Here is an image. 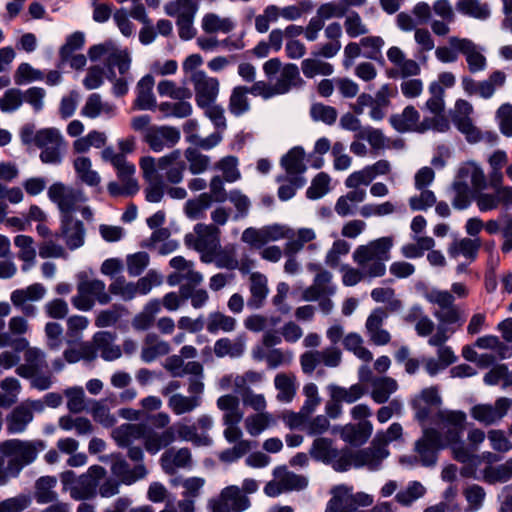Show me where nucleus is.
<instances>
[{"label": "nucleus", "instance_id": "1", "mask_svg": "<svg viewBox=\"0 0 512 512\" xmlns=\"http://www.w3.org/2000/svg\"><path fill=\"white\" fill-rule=\"evenodd\" d=\"M393 245L391 237H381L367 245L358 246L353 253V260L363 271L343 266L342 282L345 286L358 284L365 276L370 278L381 277L386 272L385 261L390 258V249Z\"/></svg>", "mask_w": 512, "mask_h": 512}, {"label": "nucleus", "instance_id": "2", "mask_svg": "<svg viewBox=\"0 0 512 512\" xmlns=\"http://www.w3.org/2000/svg\"><path fill=\"white\" fill-rule=\"evenodd\" d=\"M487 188V179L481 167L473 162L463 164L452 184L455 193L452 205L455 209H467L472 201L473 192H480Z\"/></svg>", "mask_w": 512, "mask_h": 512}, {"label": "nucleus", "instance_id": "3", "mask_svg": "<svg viewBox=\"0 0 512 512\" xmlns=\"http://www.w3.org/2000/svg\"><path fill=\"white\" fill-rule=\"evenodd\" d=\"M220 231L213 224L198 223L194 226V233L185 235L184 242L189 248H193L201 254V261L210 263L211 256L220 247Z\"/></svg>", "mask_w": 512, "mask_h": 512}, {"label": "nucleus", "instance_id": "4", "mask_svg": "<svg viewBox=\"0 0 512 512\" xmlns=\"http://www.w3.org/2000/svg\"><path fill=\"white\" fill-rule=\"evenodd\" d=\"M384 457L385 454L380 449L364 448L353 452L345 448L338 451L337 458L330 464L337 472L348 471L352 466L356 468L367 466L370 470H375L380 466Z\"/></svg>", "mask_w": 512, "mask_h": 512}, {"label": "nucleus", "instance_id": "5", "mask_svg": "<svg viewBox=\"0 0 512 512\" xmlns=\"http://www.w3.org/2000/svg\"><path fill=\"white\" fill-rule=\"evenodd\" d=\"M49 199L55 203L62 216H73L83 203L87 201V197L81 189L67 186L61 182L52 184L48 189Z\"/></svg>", "mask_w": 512, "mask_h": 512}, {"label": "nucleus", "instance_id": "6", "mask_svg": "<svg viewBox=\"0 0 512 512\" xmlns=\"http://www.w3.org/2000/svg\"><path fill=\"white\" fill-rule=\"evenodd\" d=\"M423 297L431 304L437 305L438 310L433 314L439 322L459 323L461 320V310L454 303V295L447 290L436 288L425 289Z\"/></svg>", "mask_w": 512, "mask_h": 512}, {"label": "nucleus", "instance_id": "7", "mask_svg": "<svg viewBox=\"0 0 512 512\" xmlns=\"http://www.w3.org/2000/svg\"><path fill=\"white\" fill-rule=\"evenodd\" d=\"M63 137L56 128L36 131V147L41 149L40 160L45 164L58 165L62 161Z\"/></svg>", "mask_w": 512, "mask_h": 512}, {"label": "nucleus", "instance_id": "8", "mask_svg": "<svg viewBox=\"0 0 512 512\" xmlns=\"http://www.w3.org/2000/svg\"><path fill=\"white\" fill-rule=\"evenodd\" d=\"M181 138L180 130L173 126H151L143 135L144 142L154 152L174 147Z\"/></svg>", "mask_w": 512, "mask_h": 512}, {"label": "nucleus", "instance_id": "9", "mask_svg": "<svg viewBox=\"0 0 512 512\" xmlns=\"http://www.w3.org/2000/svg\"><path fill=\"white\" fill-rule=\"evenodd\" d=\"M446 445L442 442V434L435 428H426L423 436L416 442V451L423 466L432 467L438 459V451Z\"/></svg>", "mask_w": 512, "mask_h": 512}, {"label": "nucleus", "instance_id": "10", "mask_svg": "<svg viewBox=\"0 0 512 512\" xmlns=\"http://www.w3.org/2000/svg\"><path fill=\"white\" fill-rule=\"evenodd\" d=\"M436 417L445 428L442 440L444 439L447 445L460 444L466 424L465 412L460 410H439L436 413Z\"/></svg>", "mask_w": 512, "mask_h": 512}, {"label": "nucleus", "instance_id": "11", "mask_svg": "<svg viewBox=\"0 0 512 512\" xmlns=\"http://www.w3.org/2000/svg\"><path fill=\"white\" fill-rule=\"evenodd\" d=\"M9 330L11 333L0 334V349L10 347L13 352H40L39 349H31L28 341L21 337L27 331V321L23 317H12Z\"/></svg>", "mask_w": 512, "mask_h": 512}, {"label": "nucleus", "instance_id": "12", "mask_svg": "<svg viewBox=\"0 0 512 512\" xmlns=\"http://www.w3.org/2000/svg\"><path fill=\"white\" fill-rule=\"evenodd\" d=\"M191 82L195 90V100L199 107L215 103L219 93V81L208 76L204 71L192 72Z\"/></svg>", "mask_w": 512, "mask_h": 512}, {"label": "nucleus", "instance_id": "13", "mask_svg": "<svg viewBox=\"0 0 512 512\" xmlns=\"http://www.w3.org/2000/svg\"><path fill=\"white\" fill-rule=\"evenodd\" d=\"M347 14L344 5L341 0L336 2H328L322 4L316 12V15L312 17L308 22L307 37L309 42L316 41L319 36V32L324 28L325 20L331 18H342Z\"/></svg>", "mask_w": 512, "mask_h": 512}, {"label": "nucleus", "instance_id": "14", "mask_svg": "<svg viewBox=\"0 0 512 512\" xmlns=\"http://www.w3.org/2000/svg\"><path fill=\"white\" fill-rule=\"evenodd\" d=\"M112 474L123 484L131 485L146 476L144 464H136L132 469L120 452L108 456Z\"/></svg>", "mask_w": 512, "mask_h": 512}, {"label": "nucleus", "instance_id": "15", "mask_svg": "<svg viewBox=\"0 0 512 512\" xmlns=\"http://www.w3.org/2000/svg\"><path fill=\"white\" fill-rule=\"evenodd\" d=\"M449 44L465 56L468 69L471 73H477L486 68L487 61L485 56L481 53L478 46L471 40L451 37L449 39Z\"/></svg>", "mask_w": 512, "mask_h": 512}, {"label": "nucleus", "instance_id": "16", "mask_svg": "<svg viewBox=\"0 0 512 512\" xmlns=\"http://www.w3.org/2000/svg\"><path fill=\"white\" fill-rule=\"evenodd\" d=\"M59 230L57 237L63 238L70 250L78 249L84 244L85 227L81 220L75 219L73 216H62Z\"/></svg>", "mask_w": 512, "mask_h": 512}, {"label": "nucleus", "instance_id": "17", "mask_svg": "<svg viewBox=\"0 0 512 512\" xmlns=\"http://www.w3.org/2000/svg\"><path fill=\"white\" fill-rule=\"evenodd\" d=\"M387 313L383 308H375L368 316L365 328L369 340L376 346H383L391 341L390 333L383 328Z\"/></svg>", "mask_w": 512, "mask_h": 512}, {"label": "nucleus", "instance_id": "18", "mask_svg": "<svg viewBox=\"0 0 512 512\" xmlns=\"http://www.w3.org/2000/svg\"><path fill=\"white\" fill-rule=\"evenodd\" d=\"M324 35L329 40L326 43L319 44L311 52L313 56H322V58H333L341 50L342 27L338 22H332L324 26Z\"/></svg>", "mask_w": 512, "mask_h": 512}, {"label": "nucleus", "instance_id": "19", "mask_svg": "<svg viewBox=\"0 0 512 512\" xmlns=\"http://www.w3.org/2000/svg\"><path fill=\"white\" fill-rule=\"evenodd\" d=\"M335 292L332 274L327 270H321L316 274L313 284L304 291L303 297L307 301H316L322 296H332Z\"/></svg>", "mask_w": 512, "mask_h": 512}, {"label": "nucleus", "instance_id": "20", "mask_svg": "<svg viewBox=\"0 0 512 512\" xmlns=\"http://www.w3.org/2000/svg\"><path fill=\"white\" fill-rule=\"evenodd\" d=\"M154 78L147 74L137 83V97L134 101V107L138 110H155L157 107L156 98L152 92Z\"/></svg>", "mask_w": 512, "mask_h": 512}, {"label": "nucleus", "instance_id": "21", "mask_svg": "<svg viewBox=\"0 0 512 512\" xmlns=\"http://www.w3.org/2000/svg\"><path fill=\"white\" fill-rule=\"evenodd\" d=\"M474 197L477 206L481 212H487L496 209L500 203L509 204L512 202V189L502 188L495 193L476 192Z\"/></svg>", "mask_w": 512, "mask_h": 512}, {"label": "nucleus", "instance_id": "22", "mask_svg": "<svg viewBox=\"0 0 512 512\" xmlns=\"http://www.w3.org/2000/svg\"><path fill=\"white\" fill-rule=\"evenodd\" d=\"M303 83L300 76L299 68L294 63L285 64L281 71L277 81L274 83L276 93L278 95L288 93L293 87H298Z\"/></svg>", "mask_w": 512, "mask_h": 512}, {"label": "nucleus", "instance_id": "23", "mask_svg": "<svg viewBox=\"0 0 512 512\" xmlns=\"http://www.w3.org/2000/svg\"><path fill=\"white\" fill-rule=\"evenodd\" d=\"M249 280L251 296L247 301V306L250 309H259L263 306L268 295L267 278L259 272H254L250 275Z\"/></svg>", "mask_w": 512, "mask_h": 512}, {"label": "nucleus", "instance_id": "24", "mask_svg": "<svg viewBox=\"0 0 512 512\" xmlns=\"http://www.w3.org/2000/svg\"><path fill=\"white\" fill-rule=\"evenodd\" d=\"M144 447L150 454H156L162 448L169 446L176 440L175 427H168L163 432H144Z\"/></svg>", "mask_w": 512, "mask_h": 512}, {"label": "nucleus", "instance_id": "25", "mask_svg": "<svg viewBox=\"0 0 512 512\" xmlns=\"http://www.w3.org/2000/svg\"><path fill=\"white\" fill-rule=\"evenodd\" d=\"M480 247V239L462 238L460 240H454L450 244L448 254L451 258L455 259L459 256H463L471 263L476 260Z\"/></svg>", "mask_w": 512, "mask_h": 512}, {"label": "nucleus", "instance_id": "26", "mask_svg": "<svg viewBox=\"0 0 512 512\" xmlns=\"http://www.w3.org/2000/svg\"><path fill=\"white\" fill-rule=\"evenodd\" d=\"M3 452L7 455H16V458L24 465L32 463L37 456L34 445L18 439L6 441L3 444Z\"/></svg>", "mask_w": 512, "mask_h": 512}, {"label": "nucleus", "instance_id": "27", "mask_svg": "<svg viewBox=\"0 0 512 512\" xmlns=\"http://www.w3.org/2000/svg\"><path fill=\"white\" fill-rule=\"evenodd\" d=\"M419 119V112L414 106L409 105L404 108L402 113L391 115L389 122L397 132L405 133L415 131Z\"/></svg>", "mask_w": 512, "mask_h": 512}, {"label": "nucleus", "instance_id": "28", "mask_svg": "<svg viewBox=\"0 0 512 512\" xmlns=\"http://www.w3.org/2000/svg\"><path fill=\"white\" fill-rule=\"evenodd\" d=\"M304 157L305 152L302 147H293L281 158V166L290 177L301 176L306 171Z\"/></svg>", "mask_w": 512, "mask_h": 512}, {"label": "nucleus", "instance_id": "29", "mask_svg": "<svg viewBox=\"0 0 512 512\" xmlns=\"http://www.w3.org/2000/svg\"><path fill=\"white\" fill-rule=\"evenodd\" d=\"M116 334L109 331H98L94 334L92 342L86 343L81 352H121L114 344Z\"/></svg>", "mask_w": 512, "mask_h": 512}, {"label": "nucleus", "instance_id": "30", "mask_svg": "<svg viewBox=\"0 0 512 512\" xmlns=\"http://www.w3.org/2000/svg\"><path fill=\"white\" fill-rule=\"evenodd\" d=\"M32 419V410L28 406L20 404L14 407L11 413L7 416V431L9 433L23 432Z\"/></svg>", "mask_w": 512, "mask_h": 512}, {"label": "nucleus", "instance_id": "31", "mask_svg": "<svg viewBox=\"0 0 512 512\" xmlns=\"http://www.w3.org/2000/svg\"><path fill=\"white\" fill-rule=\"evenodd\" d=\"M144 432V425L127 423L116 428L112 436L119 447L126 448L131 446L134 440L142 438Z\"/></svg>", "mask_w": 512, "mask_h": 512}, {"label": "nucleus", "instance_id": "32", "mask_svg": "<svg viewBox=\"0 0 512 512\" xmlns=\"http://www.w3.org/2000/svg\"><path fill=\"white\" fill-rule=\"evenodd\" d=\"M201 28L207 34H228L235 28V22L229 17H220L216 13H206L201 21Z\"/></svg>", "mask_w": 512, "mask_h": 512}, {"label": "nucleus", "instance_id": "33", "mask_svg": "<svg viewBox=\"0 0 512 512\" xmlns=\"http://www.w3.org/2000/svg\"><path fill=\"white\" fill-rule=\"evenodd\" d=\"M77 292L88 295L101 305H106L111 301V296L106 292L105 283L99 279L80 281L77 285Z\"/></svg>", "mask_w": 512, "mask_h": 512}, {"label": "nucleus", "instance_id": "34", "mask_svg": "<svg viewBox=\"0 0 512 512\" xmlns=\"http://www.w3.org/2000/svg\"><path fill=\"white\" fill-rule=\"evenodd\" d=\"M311 457L324 464H330L338 456V450L332 446V440L325 437L316 438L310 449Z\"/></svg>", "mask_w": 512, "mask_h": 512}, {"label": "nucleus", "instance_id": "35", "mask_svg": "<svg viewBox=\"0 0 512 512\" xmlns=\"http://www.w3.org/2000/svg\"><path fill=\"white\" fill-rule=\"evenodd\" d=\"M236 319L222 312L214 311L208 314L205 320V328L211 334L219 331L231 332L236 327Z\"/></svg>", "mask_w": 512, "mask_h": 512}, {"label": "nucleus", "instance_id": "36", "mask_svg": "<svg viewBox=\"0 0 512 512\" xmlns=\"http://www.w3.org/2000/svg\"><path fill=\"white\" fill-rule=\"evenodd\" d=\"M320 56L306 58L301 62V70L306 78H314L317 75L330 76L334 72L332 64L319 59Z\"/></svg>", "mask_w": 512, "mask_h": 512}, {"label": "nucleus", "instance_id": "37", "mask_svg": "<svg viewBox=\"0 0 512 512\" xmlns=\"http://www.w3.org/2000/svg\"><path fill=\"white\" fill-rule=\"evenodd\" d=\"M211 205L210 196L203 192L199 196L186 201L184 213L191 220L203 219Z\"/></svg>", "mask_w": 512, "mask_h": 512}, {"label": "nucleus", "instance_id": "38", "mask_svg": "<svg viewBox=\"0 0 512 512\" xmlns=\"http://www.w3.org/2000/svg\"><path fill=\"white\" fill-rule=\"evenodd\" d=\"M372 433V425L368 421L357 425H347L342 431V438L350 444H362L368 440Z\"/></svg>", "mask_w": 512, "mask_h": 512}, {"label": "nucleus", "instance_id": "39", "mask_svg": "<svg viewBox=\"0 0 512 512\" xmlns=\"http://www.w3.org/2000/svg\"><path fill=\"white\" fill-rule=\"evenodd\" d=\"M85 44V35L81 31H76L70 34L65 43L59 50V63L57 68H61L71 58V54L75 51L81 50Z\"/></svg>", "mask_w": 512, "mask_h": 512}, {"label": "nucleus", "instance_id": "40", "mask_svg": "<svg viewBox=\"0 0 512 512\" xmlns=\"http://www.w3.org/2000/svg\"><path fill=\"white\" fill-rule=\"evenodd\" d=\"M45 354H25V363L16 368V373L22 378L30 379L47 367L44 360Z\"/></svg>", "mask_w": 512, "mask_h": 512}, {"label": "nucleus", "instance_id": "41", "mask_svg": "<svg viewBox=\"0 0 512 512\" xmlns=\"http://www.w3.org/2000/svg\"><path fill=\"white\" fill-rule=\"evenodd\" d=\"M248 87L236 86L233 88L229 99V111L234 116H241L249 111L250 103L247 97Z\"/></svg>", "mask_w": 512, "mask_h": 512}, {"label": "nucleus", "instance_id": "42", "mask_svg": "<svg viewBox=\"0 0 512 512\" xmlns=\"http://www.w3.org/2000/svg\"><path fill=\"white\" fill-rule=\"evenodd\" d=\"M329 390L330 397H334L337 401H343L346 403H354L367 391L366 387L360 383H356L348 389L337 385H330Z\"/></svg>", "mask_w": 512, "mask_h": 512}, {"label": "nucleus", "instance_id": "43", "mask_svg": "<svg viewBox=\"0 0 512 512\" xmlns=\"http://www.w3.org/2000/svg\"><path fill=\"white\" fill-rule=\"evenodd\" d=\"M127 308L122 304H113L105 310H101L95 318V325L99 328L115 325L122 317L128 315Z\"/></svg>", "mask_w": 512, "mask_h": 512}, {"label": "nucleus", "instance_id": "44", "mask_svg": "<svg viewBox=\"0 0 512 512\" xmlns=\"http://www.w3.org/2000/svg\"><path fill=\"white\" fill-rule=\"evenodd\" d=\"M46 289L40 283L29 285L25 289L14 290L11 294L13 305H23L27 301H38L45 295Z\"/></svg>", "mask_w": 512, "mask_h": 512}, {"label": "nucleus", "instance_id": "45", "mask_svg": "<svg viewBox=\"0 0 512 512\" xmlns=\"http://www.w3.org/2000/svg\"><path fill=\"white\" fill-rule=\"evenodd\" d=\"M456 9L463 15H467L480 20H485L490 16L488 4L481 3L478 0L457 1Z\"/></svg>", "mask_w": 512, "mask_h": 512}, {"label": "nucleus", "instance_id": "46", "mask_svg": "<svg viewBox=\"0 0 512 512\" xmlns=\"http://www.w3.org/2000/svg\"><path fill=\"white\" fill-rule=\"evenodd\" d=\"M474 348L492 350L493 352H507L509 350V346L502 342L499 337L495 335H485L479 337L472 346L465 345L461 352H474Z\"/></svg>", "mask_w": 512, "mask_h": 512}, {"label": "nucleus", "instance_id": "47", "mask_svg": "<svg viewBox=\"0 0 512 512\" xmlns=\"http://www.w3.org/2000/svg\"><path fill=\"white\" fill-rule=\"evenodd\" d=\"M485 481L490 484L505 483L512 478V459L498 466H489L484 470Z\"/></svg>", "mask_w": 512, "mask_h": 512}, {"label": "nucleus", "instance_id": "48", "mask_svg": "<svg viewBox=\"0 0 512 512\" xmlns=\"http://www.w3.org/2000/svg\"><path fill=\"white\" fill-rule=\"evenodd\" d=\"M222 498L226 499L230 509L235 512L246 510L250 505L249 498L241 492L237 486H228L221 492Z\"/></svg>", "mask_w": 512, "mask_h": 512}, {"label": "nucleus", "instance_id": "49", "mask_svg": "<svg viewBox=\"0 0 512 512\" xmlns=\"http://www.w3.org/2000/svg\"><path fill=\"white\" fill-rule=\"evenodd\" d=\"M184 156L189 163V171L193 175L204 173L210 165V158L200 153L196 148L188 147Z\"/></svg>", "mask_w": 512, "mask_h": 512}, {"label": "nucleus", "instance_id": "50", "mask_svg": "<svg viewBox=\"0 0 512 512\" xmlns=\"http://www.w3.org/2000/svg\"><path fill=\"white\" fill-rule=\"evenodd\" d=\"M330 503H333L337 506V509L340 506H343V508L347 509L348 511H353L356 509L357 506H369L373 503V499L370 495L358 492L355 495H350L346 499H343L342 497L335 495L331 500Z\"/></svg>", "mask_w": 512, "mask_h": 512}, {"label": "nucleus", "instance_id": "51", "mask_svg": "<svg viewBox=\"0 0 512 512\" xmlns=\"http://www.w3.org/2000/svg\"><path fill=\"white\" fill-rule=\"evenodd\" d=\"M169 407L176 415L191 412L200 405V399L197 396H183L181 394H174L169 398Z\"/></svg>", "mask_w": 512, "mask_h": 512}, {"label": "nucleus", "instance_id": "52", "mask_svg": "<svg viewBox=\"0 0 512 512\" xmlns=\"http://www.w3.org/2000/svg\"><path fill=\"white\" fill-rule=\"evenodd\" d=\"M160 96L170 97L175 100H186L192 97V92L186 87H179L174 81L162 80L157 85Z\"/></svg>", "mask_w": 512, "mask_h": 512}, {"label": "nucleus", "instance_id": "53", "mask_svg": "<svg viewBox=\"0 0 512 512\" xmlns=\"http://www.w3.org/2000/svg\"><path fill=\"white\" fill-rule=\"evenodd\" d=\"M171 427H175V435L177 434L179 438L186 441H191L197 446H207L211 443V439L208 436H200L197 433L195 425L189 426L186 424L177 423Z\"/></svg>", "mask_w": 512, "mask_h": 512}, {"label": "nucleus", "instance_id": "54", "mask_svg": "<svg viewBox=\"0 0 512 512\" xmlns=\"http://www.w3.org/2000/svg\"><path fill=\"white\" fill-rule=\"evenodd\" d=\"M158 109L164 114L165 117L185 118L191 115L192 106L185 100H178L177 102H162Z\"/></svg>", "mask_w": 512, "mask_h": 512}, {"label": "nucleus", "instance_id": "55", "mask_svg": "<svg viewBox=\"0 0 512 512\" xmlns=\"http://www.w3.org/2000/svg\"><path fill=\"white\" fill-rule=\"evenodd\" d=\"M227 200H229L236 209V213L233 215L234 221L244 219L248 216L251 207V201L239 189L230 190Z\"/></svg>", "mask_w": 512, "mask_h": 512}, {"label": "nucleus", "instance_id": "56", "mask_svg": "<svg viewBox=\"0 0 512 512\" xmlns=\"http://www.w3.org/2000/svg\"><path fill=\"white\" fill-rule=\"evenodd\" d=\"M56 479L52 476H42L36 481V500L38 503H49L56 499V494L51 489L55 486Z\"/></svg>", "mask_w": 512, "mask_h": 512}, {"label": "nucleus", "instance_id": "57", "mask_svg": "<svg viewBox=\"0 0 512 512\" xmlns=\"http://www.w3.org/2000/svg\"><path fill=\"white\" fill-rule=\"evenodd\" d=\"M198 3L194 0H174L165 5V12L171 17L176 15H196Z\"/></svg>", "mask_w": 512, "mask_h": 512}, {"label": "nucleus", "instance_id": "58", "mask_svg": "<svg viewBox=\"0 0 512 512\" xmlns=\"http://www.w3.org/2000/svg\"><path fill=\"white\" fill-rule=\"evenodd\" d=\"M337 110L329 105L314 103L310 107V116L314 121H320L326 125H333L337 119Z\"/></svg>", "mask_w": 512, "mask_h": 512}, {"label": "nucleus", "instance_id": "59", "mask_svg": "<svg viewBox=\"0 0 512 512\" xmlns=\"http://www.w3.org/2000/svg\"><path fill=\"white\" fill-rule=\"evenodd\" d=\"M210 263H214L219 269L235 270L239 266V261L235 256L233 249H217L211 256Z\"/></svg>", "mask_w": 512, "mask_h": 512}, {"label": "nucleus", "instance_id": "60", "mask_svg": "<svg viewBox=\"0 0 512 512\" xmlns=\"http://www.w3.org/2000/svg\"><path fill=\"white\" fill-rule=\"evenodd\" d=\"M111 110L112 106L102 103L100 94L92 93L83 106L81 114L88 118L94 119L98 117L102 111L109 112Z\"/></svg>", "mask_w": 512, "mask_h": 512}, {"label": "nucleus", "instance_id": "61", "mask_svg": "<svg viewBox=\"0 0 512 512\" xmlns=\"http://www.w3.org/2000/svg\"><path fill=\"white\" fill-rule=\"evenodd\" d=\"M330 177L324 172L318 173L306 190L309 199L316 200L323 197L329 191Z\"/></svg>", "mask_w": 512, "mask_h": 512}, {"label": "nucleus", "instance_id": "62", "mask_svg": "<svg viewBox=\"0 0 512 512\" xmlns=\"http://www.w3.org/2000/svg\"><path fill=\"white\" fill-rule=\"evenodd\" d=\"M463 495L468 502V506L465 511L472 512L482 507L486 493L482 486L473 484L463 491Z\"/></svg>", "mask_w": 512, "mask_h": 512}, {"label": "nucleus", "instance_id": "63", "mask_svg": "<svg viewBox=\"0 0 512 512\" xmlns=\"http://www.w3.org/2000/svg\"><path fill=\"white\" fill-rule=\"evenodd\" d=\"M109 292L120 296L124 301H130L136 297L134 283L127 282L124 276H118L109 285Z\"/></svg>", "mask_w": 512, "mask_h": 512}, {"label": "nucleus", "instance_id": "64", "mask_svg": "<svg viewBox=\"0 0 512 512\" xmlns=\"http://www.w3.org/2000/svg\"><path fill=\"white\" fill-rule=\"evenodd\" d=\"M452 120L457 129L465 134L468 142L474 143L480 140V131L473 125L469 116L454 115Z\"/></svg>", "mask_w": 512, "mask_h": 512}]
</instances>
